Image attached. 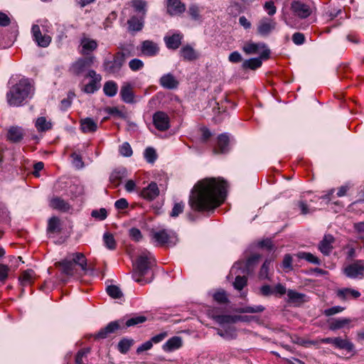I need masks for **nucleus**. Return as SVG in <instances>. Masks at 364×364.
<instances>
[{"label":"nucleus","instance_id":"1","mask_svg":"<svg viewBox=\"0 0 364 364\" xmlns=\"http://www.w3.org/2000/svg\"><path fill=\"white\" fill-rule=\"evenodd\" d=\"M228 182L223 178H205L193 187L188 204L196 212L213 211L225 200Z\"/></svg>","mask_w":364,"mask_h":364},{"label":"nucleus","instance_id":"2","mask_svg":"<svg viewBox=\"0 0 364 364\" xmlns=\"http://www.w3.org/2000/svg\"><path fill=\"white\" fill-rule=\"evenodd\" d=\"M34 87L28 78H21L6 92V102L11 107L22 106L33 95Z\"/></svg>","mask_w":364,"mask_h":364},{"label":"nucleus","instance_id":"3","mask_svg":"<svg viewBox=\"0 0 364 364\" xmlns=\"http://www.w3.org/2000/svg\"><path fill=\"white\" fill-rule=\"evenodd\" d=\"M147 320L144 316H136L127 319L118 320L109 323L105 328H102L95 336L96 339H103L108 337L111 333H114L119 329H126L127 328L134 326L144 323Z\"/></svg>","mask_w":364,"mask_h":364},{"label":"nucleus","instance_id":"4","mask_svg":"<svg viewBox=\"0 0 364 364\" xmlns=\"http://www.w3.org/2000/svg\"><path fill=\"white\" fill-rule=\"evenodd\" d=\"M156 261L154 256L149 252H142L136 259L134 264L132 277L135 282L141 284L147 282L142 277L148 273V271L155 265Z\"/></svg>","mask_w":364,"mask_h":364},{"label":"nucleus","instance_id":"5","mask_svg":"<svg viewBox=\"0 0 364 364\" xmlns=\"http://www.w3.org/2000/svg\"><path fill=\"white\" fill-rule=\"evenodd\" d=\"M58 264L62 267L63 272L68 276L74 274L75 264L78 265L84 272L87 270V259L82 252L72 253Z\"/></svg>","mask_w":364,"mask_h":364},{"label":"nucleus","instance_id":"6","mask_svg":"<svg viewBox=\"0 0 364 364\" xmlns=\"http://www.w3.org/2000/svg\"><path fill=\"white\" fill-rule=\"evenodd\" d=\"M151 239L156 246H164L171 243L176 237V234L170 230L161 229L158 230H152L150 232Z\"/></svg>","mask_w":364,"mask_h":364},{"label":"nucleus","instance_id":"7","mask_svg":"<svg viewBox=\"0 0 364 364\" xmlns=\"http://www.w3.org/2000/svg\"><path fill=\"white\" fill-rule=\"evenodd\" d=\"M344 274L351 279L364 278V260L358 259L343 268Z\"/></svg>","mask_w":364,"mask_h":364},{"label":"nucleus","instance_id":"8","mask_svg":"<svg viewBox=\"0 0 364 364\" xmlns=\"http://www.w3.org/2000/svg\"><path fill=\"white\" fill-rule=\"evenodd\" d=\"M95 61L94 55L79 58L70 68L71 73L77 76L80 75L91 67Z\"/></svg>","mask_w":364,"mask_h":364},{"label":"nucleus","instance_id":"9","mask_svg":"<svg viewBox=\"0 0 364 364\" xmlns=\"http://www.w3.org/2000/svg\"><path fill=\"white\" fill-rule=\"evenodd\" d=\"M124 63L123 53H114L112 60H105L103 63L105 70L109 74H115L120 71Z\"/></svg>","mask_w":364,"mask_h":364},{"label":"nucleus","instance_id":"10","mask_svg":"<svg viewBox=\"0 0 364 364\" xmlns=\"http://www.w3.org/2000/svg\"><path fill=\"white\" fill-rule=\"evenodd\" d=\"M269 49H264L261 51L259 58H250L243 61L242 67L244 70H255L262 66V60H267L269 58Z\"/></svg>","mask_w":364,"mask_h":364},{"label":"nucleus","instance_id":"11","mask_svg":"<svg viewBox=\"0 0 364 364\" xmlns=\"http://www.w3.org/2000/svg\"><path fill=\"white\" fill-rule=\"evenodd\" d=\"M290 9L294 16L300 18H306L312 14L310 6L301 1H293Z\"/></svg>","mask_w":364,"mask_h":364},{"label":"nucleus","instance_id":"12","mask_svg":"<svg viewBox=\"0 0 364 364\" xmlns=\"http://www.w3.org/2000/svg\"><path fill=\"white\" fill-rule=\"evenodd\" d=\"M31 34L33 40L41 48L48 47L51 42V37L47 34H42L38 25L34 24L31 28Z\"/></svg>","mask_w":364,"mask_h":364},{"label":"nucleus","instance_id":"13","mask_svg":"<svg viewBox=\"0 0 364 364\" xmlns=\"http://www.w3.org/2000/svg\"><path fill=\"white\" fill-rule=\"evenodd\" d=\"M153 123L161 132L166 131L170 128V118L166 112L162 111H158L154 114Z\"/></svg>","mask_w":364,"mask_h":364},{"label":"nucleus","instance_id":"14","mask_svg":"<svg viewBox=\"0 0 364 364\" xmlns=\"http://www.w3.org/2000/svg\"><path fill=\"white\" fill-rule=\"evenodd\" d=\"M230 136L227 133L220 134L217 138V143L213 148L215 154H225L229 151Z\"/></svg>","mask_w":364,"mask_h":364},{"label":"nucleus","instance_id":"15","mask_svg":"<svg viewBox=\"0 0 364 364\" xmlns=\"http://www.w3.org/2000/svg\"><path fill=\"white\" fill-rule=\"evenodd\" d=\"M159 188L155 182H151L146 187L144 188L140 192V196L144 199L151 201L159 195Z\"/></svg>","mask_w":364,"mask_h":364},{"label":"nucleus","instance_id":"16","mask_svg":"<svg viewBox=\"0 0 364 364\" xmlns=\"http://www.w3.org/2000/svg\"><path fill=\"white\" fill-rule=\"evenodd\" d=\"M25 136L24 129L18 126L11 127L6 134V139L14 144L20 143Z\"/></svg>","mask_w":364,"mask_h":364},{"label":"nucleus","instance_id":"17","mask_svg":"<svg viewBox=\"0 0 364 364\" xmlns=\"http://www.w3.org/2000/svg\"><path fill=\"white\" fill-rule=\"evenodd\" d=\"M80 46L82 47L80 53L83 55H88L97 48L98 43L97 41L83 35L80 39Z\"/></svg>","mask_w":364,"mask_h":364},{"label":"nucleus","instance_id":"18","mask_svg":"<svg viewBox=\"0 0 364 364\" xmlns=\"http://www.w3.org/2000/svg\"><path fill=\"white\" fill-rule=\"evenodd\" d=\"M186 11V5L181 0H168L167 12L171 16L183 14Z\"/></svg>","mask_w":364,"mask_h":364},{"label":"nucleus","instance_id":"19","mask_svg":"<svg viewBox=\"0 0 364 364\" xmlns=\"http://www.w3.org/2000/svg\"><path fill=\"white\" fill-rule=\"evenodd\" d=\"M180 55L183 60L193 61L199 58V53L191 45L183 46L180 50Z\"/></svg>","mask_w":364,"mask_h":364},{"label":"nucleus","instance_id":"20","mask_svg":"<svg viewBox=\"0 0 364 364\" xmlns=\"http://www.w3.org/2000/svg\"><path fill=\"white\" fill-rule=\"evenodd\" d=\"M128 31L131 33H135L141 31L144 25V17L132 16L128 21Z\"/></svg>","mask_w":364,"mask_h":364},{"label":"nucleus","instance_id":"21","mask_svg":"<svg viewBox=\"0 0 364 364\" xmlns=\"http://www.w3.org/2000/svg\"><path fill=\"white\" fill-rule=\"evenodd\" d=\"M276 22L268 18H262L258 24L257 31L262 36H267L275 28Z\"/></svg>","mask_w":364,"mask_h":364},{"label":"nucleus","instance_id":"22","mask_svg":"<svg viewBox=\"0 0 364 364\" xmlns=\"http://www.w3.org/2000/svg\"><path fill=\"white\" fill-rule=\"evenodd\" d=\"M159 83L161 87L168 90L176 89L178 85V81L171 73H167L161 76Z\"/></svg>","mask_w":364,"mask_h":364},{"label":"nucleus","instance_id":"23","mask_svg":"<svg viewBox=\"0 0 364 364\" xmlns=\"http://www.w3.org/2000/svg\"><path fill=\"white\" fill-rule=\"evenodd\" d=\"M141 51L144 55L154 56L159 53V48L156 43L146 40L142 42Z\"/></svg>","mask_w":364,"mask_h":364},{"label":"nucleus","instance_id":"24","mask_svg":"<svg viewBox=\"0 0 364 364\" xmlns=\"http://www.w3.org/2000/svg\"><path fill=\"white\" fill-rule=\"evenodd\" d=\"M50 206L53 209L64 213L68 212L71 208V205L67 201L58 196L51 198L50 200Z\"/></svg>","mask_w":364,"mask_h":364},{"label":"nucleus","instance_id":"25","mask_svg":"<svg viewBox=\"0 0 364 364\" xmlns=\"http://www.w3.org/2000/svg\"><path fill=\"white\" fill-rule=\"evenodd\" d=\"M80 129L85 134L95 132L98 127L97 122L90 117L80 119Z\"/></svg>","mask_w":364,"mask_h":364},{"label":"nucleus","instance_id":"26","mask_svg":"<svg viewBox=\"0 0 364 364\" xmlns=\"http://www.w3.org/2000/svg\"><path fill=\"white\" fill-rule=\"evenodd\" d=\"M264 49H268L266 45L264 43H252L247 42L246 43L242 50L247 55L257 54L260 50H263Z\"/></svg>","mask_w":364,"mask_h":364},{"label":"nucleus","instance_id":"27","mask_svg":"<svg viewBox=\"0 0 364 364\" xmlns=\"http://www.w3.org/2000/svg\"><path fill=\"white\" fill-rule=\"evenodd\" d=\"M182 38H183L182 34L175 33L171 36H166L164 38V41L166 43V47L168 49L176 50L181 46Z\"/></svg>","mask_w":364,"mask_h":364},{"label":"nucleus","instance_id":"28","mask_svg":"<svg viewBox=\"0 0 364 364\" xmlns=\"http://www.w3.org/2000/svg\"><path fill=\"white\" fill-rule=\"evenodd\" d=\"M333 242L334 237L332 235H326L320 242L318 249L323 255H328L333 249L332 244Z\"/></svg>","mask_w":364,"mask_h":364},{"label":"nucleus","instance_id":"29","mask_svg":"<svg viewBox=\"0 0 364 364\" xmlns=\"http://www.w3.org/2000/svg\"><path fill=\"white\" fill-rule=\"evenodd\" d=\"M352 320L350 318H334L329 321V329L336 331L346 327L348 328Z\"/></svg>","mask_w":364,"mask_h":364},{"label":"nucleus","instance_id":"30","mask_svg":"<svg viewBox=\"0 0 364 364\" xmlns=\"http://www.w3.org/2000/svg\"><path fill=\"white\" fill-rule=\"evenodd\" d=\"M120 95L124 102L129 104L134 102V93L129 83H124L121 87Z\"/></svg>","mask_w":364,"mask_h":364},{"label":"nucleus","instance_id":"31","mask_svg":"<svg viewBox=\"0 0 364 364\" xmlns=\"http://www.w3.org/2000/svg\"><path fill=\"white\" fill-rule=\"evenodd\" d=\"M126 176L127 171L124 168L115 169L110 174L109 181L114 187H117Z\"/></svg>","mask_w":364,"mask_h":364},{"label":"nucleus","instance_id":"32","mask_svg":"<svg viewBox=\"0 0 364 364\" xmlns=\"http://www.w3.org/2000/svg\"><path fill=\"white\" fill-rule=\"evenodd\" d=\"M35 277V272L31 269H28L21 272L18 279L22 286H28L33 283Z\"/></svg>","mask_w":364,"mask_h":364},{"label":"nucleus","instance_id":"33","mask_svg":"<svg viewBox=\"0 0 364 364\" xmlns=\"http://www.w3.org/2000/svg\"><path fill=\"white\" fill-rule=\"evenodd\" d=\"M337 296L343 300H346L348 299L350 297L357 299L360 297V293L358 291L353 289L343 288L338 289L337 291Z\"/></svg>","mask_w":364,"mask_h":364},{"label":"nucleus","instance_id":"34","mask_svg":"<svg viewBox=\"0 0 364 364\" xmlns=\"http://www.w3.org/2000/svg\"><path fill=\"white\" fill-rule=\"evenodd\" d=\"M182 346V340L180 337L173 336L168 339L163 346L165 351L171 352L179 348Z\"/></svg>","mask_w":364,"mask_h":364},{"label":"nucleus","instance_id":"35","mask_svg":"<svg viewBox=\"0 0 364 364\" xmlns=\"http://www.w3.org/2000/svg\"><path fill=\"white\" fill-rule=\"evenodd\" d=\"M287 296L289 298V302L298 305L304 303L306 298L304 294L297 292L292 289L288 290Z\"/></svg>","mask_w":364,"mask_h":364},{"label":"nucleus","instance_id":"36","mask_svg":"<svg viewBox=\"0 0 364 364\" xmlns=\"http://www.w3.org/2000/svg\"><path fill=\"white\" fill-rule=\"evenodd\" d=\"M47 232L48 233H60L61 232L60 220L58 217L53 216L48 220Z\"/></svg>","mask_w":364,"mask_h":364},{"label":"nucleus","instance_id":"37","mask_svg":"<svg viewBox=\"0 0 364 364\" xmlns=\"http://www.w3.org/2000/svg\"><path fill=\"white\" fill-rule=\"evenodd\" d=\"M35 127L39 132H45L52 129V123L45 117H40L36 119Z\"/></svg>","mask_w":364,"mask_h":364},{"label":"nucleus","instance_id":"38","mask_svg":"<svg viewBox=\"0 0 364 364\" xmlns=\"http://www.w3.org/2000/svg\"><path fill=\"white\" fill-rule=\"evenodd\" d=\"M335 347L338 349L345 350L348 353L353 351L355 348L352 342L347 338L343 339L341 337H338Z\"/></svg>","mask_w":364,"mask_h":364},{"label":"nucleus","instance_id":"39","mask_svg":"<svg viewBox=\"0 0 364 364\" xmlns=\"http://www.w3.org/2000/svg\"><path fill=\"white\" fill-rule=\"evenodd\" d=\"M117 84L112 80L106 82L103 87L105 95L107 97H114L117 94Z\"/></svg>","mask_w":364,"mask_h":364},{"label":"nucleus","instance_id":"40","mask_svg":"<svg viewBox=\"0 0 364 364\" xmlns=\"http://www.w3.org/2000/svg\"><path fill=\"white\" fill-rule=\"evenodd\" d=\"M296 256L301 259H305L309 263L319 265L321 263L320 259L314 256L311 252H299L296 254Z\"/></svg>","mask_w":364,"mask_h":364},{"label":"nucleus","instance_id":"41","mask_svg":"<svg viewBox=\"0 0 364 364\" xmlns=\"http://www.w3.org/2000/svg\"><path fill=\"white\" fill-rule=\"evenodd\" d=\"M133 343L134 341L132 339L123 338L118 343V350L121 353L125 354L129 350Z\"/></svg>","mask_w":364,"mask_h":364},{"label":"nucleus","instance_id":"42","mask_svg":"<svg viewBox=\"0 0 364 364\" xmlns=\"http://www.w3.org/2000/svg\"><path fill=\"white\" fill-rule=\"evenodd\" d=\"M212 318L219 324L232 323L235 322L234 316L230 315H212Z\"/></svg>","mask_w":364,"mask_h":364},{"label":"nucleus","instance_id":"43","mask_svg":"<svg viewBox=\"0 0 364 364\" xmlns=\"http://www.w3.org/2000/svg\"><path fill=\"white\" fill-rule=\"evenodd\" d=\"M146 2L144 0H133L132 6L136 11L141 12V16L145 17L146 13Z\"/></svg>","mask_w":364,"mask_h":364},{"label":"nucleus","instance_id":"44","mask_svg":"<svg viewBox=\"0 0 364 364\" xmlns=\"http://www.w3.org/2000/svg\"><path fill=\"white\" fill-rule=\"evenodd\" d=\"M90 352V349L89 348L78 350L75 358V364H85V360H87V356Z\"/></svg>","mask_w":364,"mask_h":364},{"label":"nucleus","instance_id":"45","mask_svg":"<svg viewBox=\"0 0 364 364\" xmlns=\"http://www.w3.org/2000/svg\"><path fill=\"white\" fill-rule=\"evenodd\" d=\"M107 294L113 299H120L123 296L121 289L116 285H109L106 289Z\"/></svg>","mask_w":364,"mask_h":364},{"label":"nucleus","instance_id":"46","mask_svg":"<svg viewBox=\"0 0 364 364\" xmlns=\"http://www.w3.org/2000/svg\"><path fill=\"white\" fill-rule=\"evenodd\" d=\"M103 240L105 246L109 250H114L116 248L117 243L112 234L109 232H105L103 235Z\"/></svg>","mask_w":364,"mask_h":364},{"label":"nucleus","instance_id":"47","mask_svg":"<svg viewBox=\"0 0 364 364\" xmlns=\"http://www.w3.org/2000/svg\"><path fill=\"white\" fill-rule=\"evenodd\" d=\"M264 307L262 305L255 306H245L240 308L237 310L239 313H248V314H254V313H260L264 311Z\"/></svg>","mask_w":364,"mask_h":364},{"label":"nucleus","instance_id":"48","mask_svg":"<svg viewBox=\"0 0 364 364\" xmlns=\"http://www.w3.org/2000/svg\"><path fill=\"white\" fill-rule=\"evenodd\" d=\"M247 284V278L245 276L237 275L235 277L233 286L237 290H242Z\"/></svg>","mask_w":364,"mask_h":364},{"label":"nucleus","instance_id":"49","mask_svg":"<svg viewBox=\"0 0 364 364\" xmlns=\"http://www.w3.org/2000/svg\"><path fill=\"white\" fill-rule=\"evenodd\" d=\"M185 203L183 202L175 203L170 213V216L172 218L178 217L184 210Z\"/></svg>","mask_w":364,"mask_h":364},{"label":"nucleus","instance_id":"50","mask_svg":"<svg viewBox=\"0 0 364 364\" xmlns=\"http://www.w3.org/2000/svg\"><path fill=\"white\" fill-rule=\"evenodd\" d=\"M70 157L72 158V164L76 168L80 169L84 167L85 164L80 154L73 152L71 154Z\"/></svg>","mask_w":364,"mask_h":364},{"label":"nucleus","instance_id":"51","mask_svg":"<svg viewBox=\"0 0 364 364\" xmlns=\"http://www.w3.org/2000/svg\"><path fill=\"white\" fill-rule=\"evenodd\" d=\"M261 256L259 254H253L252 255L246 262V268L248 271H250L253 269L255 265L258 263Z\"/></svg>","mask_w":364,"mask_h":364},{"label":"nucleus","instance_id":"52","mask_svg":"<svg viewBox=\"0 0 364 364\" xmlns=\"http://www.w3.org/2000/svg\"><path fill=\"white\" fill-rule=\"evenodd\" d=\"M10 268L8 265L0 264V283L4 284L9 277Z\"/></svg>","mask_w":364,"mask_h":364},{"label":"nucleus","instance_id":"53","mask_svg":"<svg viewBox=\"0 0 364 364\" xmlns=\"http://www.w3.org/2000/svg\"><path fill=\"white\" fill-rule=\"evenodd\" d=\"M99 84L100 82L90 81L89 83H87L83 87L82 91L87 94H92L99 90Z\"/></svg>","mask_w":364,"mask_h":364},{"label":"nucleus","instance_id":"54","mask_svg":"<svg viewBox=\"0 0 364 364\" xmlns=\"http://www.w3.org/2000/svg\"><path fill=\"white\" fill-rule=\"evenodd\" d=\"M188 14L194 21H198L200 18V9L196 4H192L189 6Z\"/></svg>","mask_w":364,"mask_h":364},{"label":"nucleus","instance_id":"55","mask_svg":"<svg viewBox=\"0 0 364 364\" xmlns=\"http://www.w3.org/2000/svg\"><path fill=\"white\" fill-rule=\"evenodd\" d=\"M119 153L126 157H129L132 155L133 151L130 144L128 142H124L119 146Z\"/></svg>","mask_w":364,"mask_h":364},{"label":"nucleus","instance_id":"56","mask_svg":"<svg viewBox=\"0 0 364 364\" xmlns=\"http://www.w3.org/2000/svg\"><path fill=\"white\" fill-rule=\"evenodd\" d=\"M144 157L149 163H153L156 159L157 155L154 149L148 147L144 152Z\"/></svg>","mask_w":364,"mask_h":364},{"label":"nucleus","instance_id":"57","mask_svg":"<svg viewBox=\"0 0 364 364\" xmlns=\"http://www.w3.org/2000/svg\"><path fill=\"white\" fill-rule=\"evenodd\" d=\"M129 236L135 242H139L143 238L140 230L136 228H132L129 230Z\"/></svg>","mask_w":364,"mask_h":364},{"label":"nucleus","instance_id":"58","mask_svg":"<svg viewBox=\"0 0 364 364\" xmlns=\"http://www.w3.org/2000/svg\"><path fill=\"white\" fill-rule=\"evenodd\" d=\"M214 299L220 304H226L228 302V299L225 291L221 290L216 291L213 295Z\"/></svg>","mask_w":364,"mask_h":364},{"label":"nucleus","instance_id":"59","mask_svg":"<svg viewBox=\"0 0 364 364\" xmlns=\"http://www.w3.org/2000/svg\"><path fill=\"white\" fill-rule=\"evenodd\" d=\"M92 217L100 220H105L107 216V212L105 208H100L99 210H93L91 213Z\"/></svg>","mask_w":364,"mask_h":364},{"label":"nucleus","instance_id":"60","mask_svg":"<svg viewBox=\"0 0 364 364\" xmlns=\"http://www.w3.org/2000/svg\"><path fill=\"white\" fill-rule=\"evenodd\" d=\"M129 67L132 71H137L144 67V63L138 58H134L129 61Z\"/></svg>","mask_w":364,"mask_h":364},{"label":"nucleus","instance_id":"61","mask_svg":"<svg viewBox=\"0 0 364 364\" xmlns=\"http://www.w3.org/2000/svg\"><path fill=\"white\" fill-rule=\"evenodd\" d=\"M345 309L344 307L340 306H335L331 308L325 309L323 311V314L326 316H331L334 314H338L340 312H342Z\"/></svg>","mask_w":364,"mask_h":364},{"label":"nucleus","instance_id":"62","mask_svg":"<svg viewBox=\"0 0 364 364\" xmlns=\"http://www.w3.org/2000/svg\"><path fill=\"white\" fill-rule=\"evenodd\" d=\"M264 9L269 16H273L277 12V7L272 1H267L264 4Z\"/></svg>","mask_w":364,"mask_h":364},{"label":"nucleus","instance_id":"63","mask_svg":"<svg viewBox=\"0 0 364 364\" xmlns=\"http://www.w3.org/2000/svg\"><path fill=\"white\" fill-rule=\"evenodd\" d=\"M292 41L296 45H302L305 42V36L302 33L296 32L292 36Z\"/></svg>","mask_w":364,"mask_h":364},{"label":"nucleus","instance_id":"64","mask_svg":"<svg viewBox=\"0 0 364 364\" xmlns=\"http://www.w3.org/2000/svg\"><path fill=\"white\" fill-rule=\"evenodd\" d=\"M292 257L289 254H287L284 255L283 262H282V267L284 269H292Z\"/></svg>","mask_w":364,"mask_h":364}]
</instances>
